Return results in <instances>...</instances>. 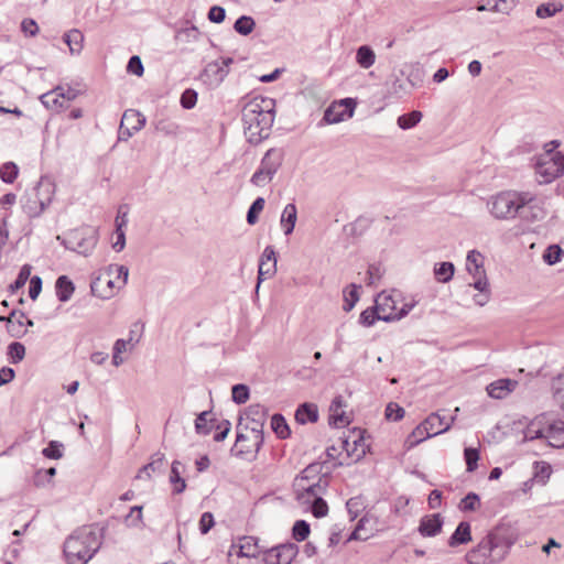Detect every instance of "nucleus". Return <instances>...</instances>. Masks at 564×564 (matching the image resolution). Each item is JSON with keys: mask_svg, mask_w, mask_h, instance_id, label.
Segmentation results:
<instances>
[{"mask_svg": "<svg viewBox=\"0 0 564 564\" xmlns=\"http://www.w3.org/2000/svg\"><path fill=\"white\" fill-rule=\"evenodd\" d=\"M563 10V6L556 2L542 3L536 8V15L541 19L550 18L555 15L557 12Z\"/></svg>", "mask_w": 564, "mask_h": 564, "instance_id": "obj_40", "label": "nucleus"}, {"mask_svg": "<svg viewBox=\"0 0 564 564\" xmlns=\"http://www.w3.org/2000/svg\"><path fill=\"white\" fill-rule=\"evenodd\" d=\"M153 127L155 132L163 137L177 138L182 133L178 122L169 117L158 118L153 121Z\"/></svg>", "mask_w": 564, "mask_h": 564, "instance_id": "obj_21", "label": "nucleus"}, {"mask_svg": "<svg viewBox=\"0 0 564 564\" xmlns=\"http://www.w3.org/2000/svg\"><path fill=\"white\" fill-rule=\"evenodd\" d=\"M535 173L540 183H551L564 174V155L560 152L553 153L552 149L540 155L535 161Z\"/></svg>", "mask_w": 564, "mask_h": 564, "instance_id": "obj_8", "label": "nucleus"}, {"mask_svg": "<svg viewBox=\"0 0 564 564\" xmlns=\"http://www.w3.org/2000/svg\"><path fill=\"white\" fill-rule=\"evenodd\" d=\"M350 101V99L341 100L339 104H334L329 106L324 113V120L327 123H338L344 121L346 118L352 117L354 110L346 108V102Z\"/></svg>", "mask_w": 564, "mask_h": 564, "instance_id": "obj_20", "label": "nucleus"}, {"mask_svg": "<svg viewBox=\"0 0 564 564\" xmlns=\"http://www.w3.org/2000/svg\"><path fill=\"white\" fill-rule=\"evenodd\" d=\"M297 554L294 544H282L267 552L264 564H291Z\"/></svg>", "mask_w": 564, "mask_h": 564, "instance_id": "obj_12", "label": "nucleus"}, {"mask_svg": "<svg viewBox=\"0 0 564 564\" xmlns=\"http://www.w3.org/2000/svg\"><path fill=\"white\" fill-rule=\"evenodd\" d=\"M232 401L237 404H243L249 399V388L246 384H236L231 390Z\"/></svg>", "mask_w": 564, "mask_h": 564, "instance_id": "obj_54", "label": "nucleus"}, {"mask_svg": "<svg viewBox=\"0 0 564 564\" xmlns=\"http://www.w3.org/2000/svg\"><path fill=\"white\" fill-rule=\"evenodd\" d=\"M345 303H344V310L346 312H349L352 310V307L355 306V304L358 302L359 300V295H358V286L356 284H350L346 290H345Z\"/></svg>", "mask_w": 564, "mask_h": 564, "instance_id": "obj_51", "label": "nucleus"}, {"mask_svg": "<svg viewBox=\"0 0 564 564\" xmlns=\"http://www.w3.org/2000/svg\"><path fill=\"white\" fill-rule=\"evenodd\" d=\"M113 236L115 240L112 241V249L116 252H120L126 247V231L124 229L120 228V226H117Z\"/></svg>", "mask_w": 564, "mask_h": 564, "instance_id": "obj_59", "label": "nucleus"}, {"mask_svg": "<svg viewBox=\"0 0 564 564\" xmlns=\"http://www.w3.org/2000/svg\"><path fill=\"white\" fill-rule=\"evenodd\" d=\"M209 412L204 411L199 413L195 420V431L198 434L207 435L212 431L210 420H208Z\"/></svg>", "mask_w": 564, "mask_h": 564, "instance_id": "obj_48", "label": "nucleus"}, {"mask_svg": "<svg viewBox=\"0 0 564 564\" xmlns=\"http://www.w3.org/2000/svg\"><path fill=\"white\" fill-rule=\"evenodd\" d=\"M214 516L210 512H204L199 519V531L202 534H206L214 527Z\"/></svg>", "mask_w": 564, "mask_h": 564, "instance_id": "obj_63", "label": "nucleus"}, {"mask_svg": "<svg viewBox=\"0 0 564 564\" xmlns=\"http://www.w3.org/2000/svg\"><path fill=\"white\" fill-rule=\"evenodd\" d=\"M547 417L542 414L532 420L525 427L524 441H533L545 437Z\"/></svg>", "mask_w": 564, "mask_h": 564, "instance_id": "obj_25", "label": "nucleus"}, {"mask_svg": "<svg viewBox=\"0 0 564 564\" xmlns=\"http://www.w3.org/2000/svg\"><path fill=\"white\" fill-rule=\"evenodd\" d=\"M275 102L272 98L256 96L243 99L241 120L250 143L258 144L268 138L274 122Z\"/></svg>", "mask_w": 564, "mask_h": 564, "instance_id": "obj_2", "label": "nucleus"}, {"mask_svg": "<svg viewBox=\"0 0 564 564\" xmlns=\"http://www.w3.org/2000/svg\"><path fill=\"white\" fill-rule=\"evenodd\" d=\"M422 112L419 110H413L409 113L402 115L398 118L397 123L400 129L409 130L415 127L422 120Z\"/></svg>", "mask_w": 564, "mask_h": 564, "instance_id": "obj_36", "label": "nucleus"}, {"mask_svg": "<svg viewBox=\"0 0 564 564\" xmlns=\"http://www.w3.org/2000/svg\"><path fill=\"white\" fill-rule=\"evenodd\" d=\"M102 529L96 524L83 527L77 531L76 536H73V550L79 547L76 552L73 551V557L79 564H86L98 552L102 544Z\"/></svg>", "mask_w": 564, "mask_h": 564, "instance_id": "obj_6", "label": "nucleus"}, {"mask_svg": "<svg viewBox=\"0 0 564 564\" xmlns=\"http://www.w3.org/2000/svg\"><path fill=\"white\" fill-rule=\"evenodd\" d=\"M271 426L280 438H286L290 434L289 425L281 414H274L272 416Z\"/></svg>", "mask_w": 564, "mask_h": 564, "instance_id": "obj_39", "label": "nucleus"}, {"mask_svg": "<svg viewBox=\"0 0 564 564\" xmlns=\"http://www.w3.org/2000/svg\"><path fill=\"white\" fill-rule=\"evenodd\" d=\"M228 554H237L241 556L259 557L260 547L252 536H243L231 545Z\"/></svg>", "mask_w": 564, "mask_h": 564, "instance_id": "obj_18", "label": "nucleus"}, {"mask_svg": "<svg viewBox=\"0 0 564 564\" xmlns=\"http://www.w3.org/2000/svg\"><path fill=\"white\" fill-rule=\"evenodd\" d=\"M480 507V498L475 492H469L459 502L462 511H475Z\"/></svg>", "mask_w": 564, "mask_h": 564, "instance_id": "obj_49", "label": "nucleus"}, {"mask_svg": "<svg viewBox=\"0 0 564 564\" xmlns=\"http://www.w3.org/2000/svg\"><path fill=\"white\" fill-rule=\"evenodd\" d=\"M378 319H380V314L376 304L373 307H368L362 311L359 316V323L366 327L372 326Z\"/></svg>", "mask_w": 564, "mask_h": 564, "instance_id": "obj_47", "label": "nucleus"}, {"mask_svg": "<svg viewBox=\"0 0 564 564\" xmlns=\"http://www.w3.org/2000/svg\"><path fill=\"white\" fill-rule=\"evenodd\" d=\"M466 270L471 276L469 284L477 291H484L488 288V278L484 268V257L477 250H470L466 257Z\"/></svg>", "mask_w": 564, "mask_h": 564, "instance_id": "obj_9", "label": "nucleus"}, {"mask_svg": "<svg viewBox=\"0 0 564 564\" xmlns=\"http://www.w3.org/2000/svg\"><path fill=\"white\" fill-rule=\"evenodd\" d=\"M181 463L174 460L171 467L170 481L173 485L174 494H182L186 488L185 479L181 477Z\"/></svg>", "mask_w": 564, "mask_h": 564, "instance_id": "obj_35", "label": "nucleus"}, {"mask_svg": "<svg viewBox=\"0 0 564 564\" xmlns=\"http://www.w3.org/2000/svg\"><path fill=\"white\" fill-rule=\"evenodd\" d=\"M276 272V254L275 250L272 246H267L260 257L259 260V269H258V284L267 279L272 278Z\"/></svg>", "mask_w": 564, "mask_h": 564, "instance_id": "obj_11", "label": "nucleus"}, {"mask_svg": "<svg viewBox=\"0 0 564 564\" xmlns=\"http://www.w3.org/2000/svg\"><path fill=\"white\" fill-rule=\"evenodd\" d=\"M401 293L398 291H383L379 293L375 300L380 319L384 322L400 321L405 317L416 305L415 301L406 302L398 306L401 302Z\"/></svg>", "mask_w": 564, "mask_h": 564, "instance_id": "obj_7", "label": "nucleus"}, {"mask_svg": "<svg viewBox=\"0 0 564 564\" xmlns=\"http://www.w3.org/2000/svg\"><path fill=\"white\" fill-rule=\"evenodd\" d=\"M295 419L301 424L316 422L318 420L317 406L312 403H304L300 405L299 409L296 410Z\"/></svg>", "mask_w": 564, "mask_h": 564, "instance_id": "obj_32", "label": "nucleus"}, {"mask_svg": "<svg viewBox=\"0 0 564 564\" xmlns=\"http://www.w3.org/2000/svg\"><path fill=\"white\" fill-rule=\"evenodd\" d=\"M32 271V267L30 264H24L15 279V281L10 285V291L12 293L17 292L21 288H23L26 281L30 279Z\"/></svg>", "mask_w": 564, "mask_h": 564, "instance_id": "obj_46", "label": "nucleus"}, {"mask_svg": "<svg viewBox=\"0 0 564 564\" xmlns=\"http://www.w3.org/2000/svg\"><path fill=\"white\" fill-rule=\"evenodd\" d=\"M533 200L529 192H502L488 200V209L497 219L516 217L519 209Z\"/></svg>", "mask_w": 564, "mask_h": 564, "instance_id": "obj_5", "label": "nucleus"}, {"mask_svg": "<svg viewBox=\"0 0 564 564\" xmlns=\"http://www.w3.org/2000/svg\"><path fill=\"white\" fill-rule=\"evenodd\" d=\"M343 447L351 459L358 462L366 455L368 444L361 435H350L343 442Z\"/></svg>", "mask_w": 564, "mask_h": 564, "instance_id": "obj_16", "label": "nucleus"}, {"mask_svg": "<svg viewBox=\"0 0 564 564\" xmlns=\"http://www.w3.org/2000/svg\"><path fill=\"white\" fill-rule=\"evenodd\" d=\"M41 101L47 109L56 112L67 109L70 106V97L66 95L61 87L43 94Z\"/></svg>", "mask_w": 564, "mask_h": 564, "instance_id": "obj_13", "label": "nucleus"}, {"mask_svg": "<svg viewBox=\"0 0 564 564\" xmlns=\"http://www.w3.org/2000/svg\"><path fill=\"white\" fill-rule=\"evenodd\" d=\"M8 356L11 364H19L25 356V347L19 341H13L8 347Z\"/></svg>", "mask_w": 564, "mask_h": 564, "instance_id": "obj_44", "label": "nucleus"}, {"mask_svg": "<svg viewBox=\"0 0 564 564\" xmlns=\"http://www.w3.org/2000/svg\"><path fill=\"white\" fill-rule=\"evenodd\" d=\"M454 420V416L447 419L445 415H441L437 412L432 413L424 420L425 426L427 429L426 434L436 436L448 431Z\"/></svg>", "mask_w": 564, "mask_h": 564, "instance_id": "obj_15", "label": "nucleus"}, {"mask_svg": "<svg viewBox=\"0 0 564 564\" xmlns=\"http://www.w3.org/2000/svg\"><path fill=\"white\" fill-rule=\"evenodd\" d=\"M386 417L389 421H400L404 416V409L394 402H390L386 408Z\"/></svg>", "mask_w": 564, "mask_h": 564, "instance_id": "obj_58", "label": "nucleus"}, {"mask_svg": "<svg viewBox=\"0 0 564 564\" xmlns=\"http://www.w3.org/2000/svg\"><path fill=\"white\" fill-rule=\"evenodd\" d=\"M513 541L502 527L490 530L466 555L467 564H499L509 553Z\"/></svg>", "mask_w": 564, "mask_h": 564, "instance_id": "obj_3", "label": "nucleus"}, {"mask_svg": "<svg viewBox=\"0 0 564 564\" xmlns=\"http://www.w3.org/2000/svg\"><path fill=\"white\" fill-rule=\"evenodd\" d=\"M56 469L54 467H50L47 469H39L35 471L33 476V484L36 487H44L51 480V478L55 475Z\"/></svg>", "mask_w": 564, "mask_h": 564, "instance_id": "obj_50", "label": "nucleus"}, {"mask_svg": "<svg viewBox=\"0 0 564 564\" xmlns=\"http://www.w3.org/2000/svg\"><path fill=\"white\" fill-rule=\"evenodd\" d=\"M121 122L138 132L145 126L147 119L140 111L128 109L123 112Z\"/></svg>", "mask_w": 564, "mask_h": 564, "instance_id": "obj_31", "label": "nucleus"}, {"mask_svg": "<svg viewBox=\"0 0 564 564\" xmlns=\"http://www.w3.org/2000/svg\"><path fill=\"white\" fill-rule=\"evenodd\" d=\"M128 276L129 269L126 265L109 264L93 276L91 294L101 300H109L127 284Z\"/></svg>", "mask_w": 564, "mask_h": 564, "instance_id": "obj_4", "label": "nucleus"}, {"mask_svg": "<svg viewBox=\"0 0 564 564\" xmlns=\"http://www.w3.org/2000/svg\"><path fill=\"white\" fill-rule=\"evenodd\" d=\"M229 70L216 61L208 63L200 74L202 80L210 87L219 86Z\"/></svg>", "mask_w": 564, "mask_h": 564, "instance_id": "obj_14", "label": "nucleus"}, {"mask_svg": "<svg viewBox=\"0 0 564 564\" xmlns=\"http://www.w3.org/2000/svg\"><path fill=\"white\" fill-rule=\"evenodd\" d=\"M197 101V94L192 89H186L181 96V105L185 109H192Z\"/></svg>", "mask_w": 564, "mask_h": 564, "instance_id": "obj_60", "label": "nucleus"}, {"mask_svg": "<svg viewBox=\"0 0 564 564\" xmlns=\"http://www.w3.org/2000/svg\"><path fill=\"white\" fill-rule=\"evenodd\" d=\"M518 386V381L503 378L498 379L487 386L486 390L489 397L500 400L507 398Z\"/></svg>", "mask_w": 564, "mask_h": 564, "instance_id": "obj_17", "label": "nucleus"}, {"mask_svg": "<svg viewBox=\"0 0 564 564\" xmlns=\"http://www.w3.org/2000/svg\"><path fill=\"white\" fill-rule=\"evenodd\" d=\"M426 432H427V429H426L424 422L422 424H420L419 426H416L413 430L412 434L406 440L409 447H413V446L417 445L419 443H421L422 441L433 437V435H427Z\"/></svg>", "mask_w": 564, "mask_h": 564, "instance_id": "obj_41", "label": "nucleus"}, {"mask_svg": "<svg viewBox=\"0 0 564 564\" xmlns=\"http://www.w3.org/2000/svg\"><path fill=\"white\" fill-rule=\"evenodd\" d=\"M563 254V250L557 245H552L546 248L543 254V260L550 264L553 265L557 263L561 260V257Z\"/></svg>", "mask_w": 564, "mask_h": 564, "instance_id": "obj_55", "label": "nucleus"}, {"mask_svg": "<svg viewBox=\"0 0 564 564\" xmlns=\"http://www.w3.org/2000/svg\"><path fill=\"white\" fill-rule=\"evenodd\" d=\"M24 319H26V316L23 313H19V315H17L15 312H12L7 318L0 317V321L8 322L7 328L9 334L17 338L22 337L26 333Z\"/></svg>", "mask_w": 564, "mask_h": 564, "instance_id": "obj_28", "label": "nucleus"}, {"mask_svg": "<svg viewBox=\"0 0 564 564\" xmlns=\"http://www.w3.org/2000/svg\"><path fill=\"white\" fill-rule=\"evenodd\" d=\"M343 398L336 397L329 406V424L339 427L345 426L349 423L348 417L346 416L344 410H343Z\"/></svg>", "mask_w": 564, "mask_h": 564, "instance_id": "obj_27", "label": "nucleus"}, {"mask_svg": "<svg viewBox=\"0 0 564 564\" xmlns=\"http://www.w3.org/2000/svg\"><path fill=\"white\" fill-rule=\"evenodd\" d=\"M254 25V20L251 17L242 15L235 22L234 29L241 35H248L253 31Z\"/></svg>", "mask_w": 564, "mask_h": 564, "instance_id": "obj_42", "label": "nucleus"}, {"mask_svg": "<svg viewBox=\"0 0 564 564\" xmlns=\"http://www.w3.org/2000/svg\"><path fill=\"white\" fill-rule=\"evenodd\" d=\"M297 220V208L295 204L289 203L285 205V207L282 210L281 218H280V226L283 230V234L285 236H290L296 225Z\"/></svg>", "mask_w": 564, "mask_h": 564, "instance_id": "obj_26", "label": "nucleus"}, {"mask_svg": "<svg viewBox=\"0 0 564 564\" xmlns=\"http://www.w3.org/2000/svg\"><path fill=\"white\" fill-rule=\"evenodd\" d=\"M328 487V477L322 474L319 464L306 466L293 481V492L297 506L303 511H311L314 517L323 518L328 513L324 500Z\"/></svg>", "mask_w": 564, "mask_h": 564, "instance_id": "obj_1", "label": "nucleus"}, {"mask_svg": "<svg viewBox=\"0 0 564 564\" xmlns=\"http://www.w3.org/2000/svg\"><path fill=\"white\" fill-rule=\"evenodd\" d=\"M165 463V455L163 453H155L151 457V462L143 466L138 475L137 478L139 479H150L151 478V471H158L161 470Z\"/></svg>", "mask_w": 564, "mask_h": 564, "instance_id": "obj_30", "label": "nucleus"}, {"mask_svg": "<svg viewBox=\"0 0 564 564\" xmlns=\"http://www.w3.org/2000/svg\"><path fill=\"white\" fill-rule=\"evenodd\" d=\"M265 205V200L263 197H258L249 207L247 213V223L249 225H254L258 221L259 214L263 210Z\"/></svg>", "mask_w": 564, "mask_h": 564, "instance_id": "obj_45", "label": "nucleus"}, {"mask_svg": "<svg viewBox=\"0 0 564 564\" xmlns=\"http://www.w3.org/2000/svg\"><path fill=\"white\" fill-rule=\"evenodd\" d=\"M310 534V525L304 520H299L293 527V538L301 542L304 541Z\"/></svg>", "mask_w": 564, "mask_h": 564, "instance_id": "obj_57", "label": "nucleus"}, {"mask_svg": "<svg viewBox=\"0 0 564 564\" xmlns=\"http://www.w3.org/2000/svg\"><path fill=\"white\" fill-rule=\"evenodd\" d=\"M464 457L466 462V469L473 473L478 467L479 452L476 448L467 447L464 451Z\"/></svg>", "mask_w": 564, "mask_h": 564, "instance_id": "obj_53", "label": "nucleus"}, {"mask_svg": "<svg viewBox=\"0 0 564 564\" xmlns=\"http://www.w3.org/2000/svg\"><path fill=\"white\" fill-rule=\"evenodd\" d=\"M55 293L59 301L66 302L70 299V279L67 275H61L55 283Z\"/></svg>", "mask_w": 564, "mask_h": 564, "instance_id": "obj_37", "label": "nucleus"}, {"mask_svg": "<svg viewBox=\"0 0 564 564\" xmlns=\"http://www.w3.org/2000/svg\"><path fill=\"white\" fill-rule=\"evenodd\" d=\"M516 6V0H497L491 7V11L500 13H509Z\"/></svg>", "mask_w": 564, "mask_h": 564, "instance_id": "obj_64", "label": "nucleus"}, {"mask_svg": "<svg viewBox=\"0 0 564 564\" xmlns=\"http://www.w3.org/2000/svg\"><path fill=\"white\" fill-rule=\"evenodd\" d=\"M356 62L361 68H370L376 62V54L368 45L360 46L356 52Z\"/></svg>", "mask_w": 564, "mask_h": 564, "instance_id": "obj_34", "label": "nucleus"}, {"mask_svg": "<svg viewBox=\"0 0 564 564\" xmlns=\"http://www.w3.org/2000/svg\"><path fill=\"white\" fill-rule=\"evenodd\" d=\"M346 508L350 520L354 521L365 510V500L360 496L352 497L346 502Z\"/></svg>", "mask_w": 564, "mask_h": 564, "instance_id": "obj_38", "label": "nucleus"}, {"mask_svg": "<svg viewBox=\"0 0 564 564\" xmlns=\"http://www.w3.org/2000/svg\"><path fill=\"white\" fill-rule=\"evenodd\" d=\"M471 541V528L470 523L462 521L454 533L448 539V545L455 547L460 544H467Z\"/></svg>", "mask_w": 564, "mask_h": 564, "instance_id": "obj_29", "label": "nucleus"}, {"mask_svg": "<svg viewBox=\"0 0 564 564\" xmlns=\"http://www.w3.org/2000/svg\"><path fill=\"white\" fill-rule=\"evenodd\" d=\"M18 176V166L12 162L4 163L0 169V177L4 183H13Z\"/></svg>", "mask_w": 564, "mask_h": 564, "instance_id": "obj_52", "label": "nucleus"}, {"mask_svg": "<svg viewBox=\"0 0 564 564\" xmlns=\"http://www.w3.org/2000/svg\"><path fill=\"white\" fill-rule=\"evenodd\" d=\"M443 520L440 514H430L421 519L419 532L423 536H435L442 530Z\"/></svg>", "mask_w": 564, "mask_h": 564, "instance_id": "obj_23", "label": "nucleus"}, {"mask_svg": "<svg viewBox=\"0 0 564 564\" xmlns=\"http://www.w3.org/2000/svg\"><path fill=\"white\" fill-rule=\"evenodd\" d=\"M454 272H455L454 264L452 262H447V261L436 263L434 265V270H433L436 281L441 282V283L449 282L454 276Z\"/></svg>", "mask_w": 564, "mask_h": 564, "instance_id": "obj_33", "label": "nucleus"}, {"mask_svg": "<svg viewBox=\"0 0 564 564\" xmlns=\"http://www.w3.org/2000/svg\"><path fill=\"white\" fill-rule=\"evenodd\" d=\"M228 564H261L259 557L228 554Z\"/></svg>", "mask_w": 564, "mask_h": 564, "instance_id": "obj_62", "label": "nucleus"}, {"mask_svg": "<svg viewBox=\"0 0 564 564\" xmlns=\"http://www.w3.org/2000/svg\"><path fill=\"white\" fill-rule=\"evenodd\" d=\"M283 161V154L281 150L271 148L269 149L263 158L260 161V166L271 173L272 175H275L279 169L282 165Z\"/></svg>", "mask_w": 564, "mask_h": 564, "instance_id": "obj_24", "label": "nucleus"}, {"mask_svg": "<svg viewBox=\"0 0 564 564\" xmlns=\"http://www.w3.org/2000/svg\"><path fill=\"white\" fill-rule=\"evenodd\" d=\"M143 333L144 324L141 322H135L130 326L127 339H129L133 345L138 346L143 337Z\"/></svg>", "mask_w": 564, "mask_h": 564, "instance_id": "obj_56", "label": "nucleus"}, {"mask_svg": "<svg viewBox=\"0 0 564 564\" xmlns=\"http://www.w3.org/2000/svg\"><path fill=\"white\" fill-rule=\"evenodd\" d=\"M137 348L129 339L119 338L112 346V365L115 367L121 366L126 360L127 356Z\"/></svg>", "mask_w": 564, "mask_h": 564, "instance_id": "obj_22", "label": "nucleus"}, {"mask_svg": "<svg viewBox=\"0 0 564 564\" xmlns=\"http://www.w3.org/2000/svg\"><path fill=\"white\" fill-rule=\"evenodd\" d=\"M127 70L128 73L141 76L144 70L141 58L137 55L131 56L127 65Z\"/></svg>", "mask_w": 564, "mask_h": 564, "instance_id": "obj_61", "label": "nucleus"}, {"mask_svg": "<svg viewBox=\"0 0 564 564\" xmlns=\"http://www.w3.org/2000/svg\"><path fill=\"white\" fill-rule=\"evenodd\" d=\"M73 240H75L76 246L73 251L88 257L97 246L98 230L94 226H82L74 231Z\"/></svg>", "mask_w": 564, "mask_h": 564, "instance_id": "obj_10", "label": "nucleus"}, {"mask_svg": "<svg viewBox=\"0 0 564 564\" xmlns=\"http://www.w3.org/2000/svg\"><path fill=\"white\" fill-rule=\"evenodd\" d=\"M273 177L274 175L259 165L258 170L252 174L250 183L257 187H263L268 185L273 180Z\"/></svg>", "mask_w": 564, "mask_h": 564, "instance_id": "obj_43", "label": "nucleus"}, {"mask_svg": "<svg viewBox=\"0 0 564 564\" xmlns=\"http://www.w3.org/2000/svg\"><path fill=\"white\" fill-rule=\"evenodd\" d=\"M549 445L552 447L561 448L564 447V422L554 421L546 422L545 437Z\"/></svg>", "mask_w": 564, "mask_h": 564, "instance_id": "obj_19", "label": "nucleus"}]
</instances>
